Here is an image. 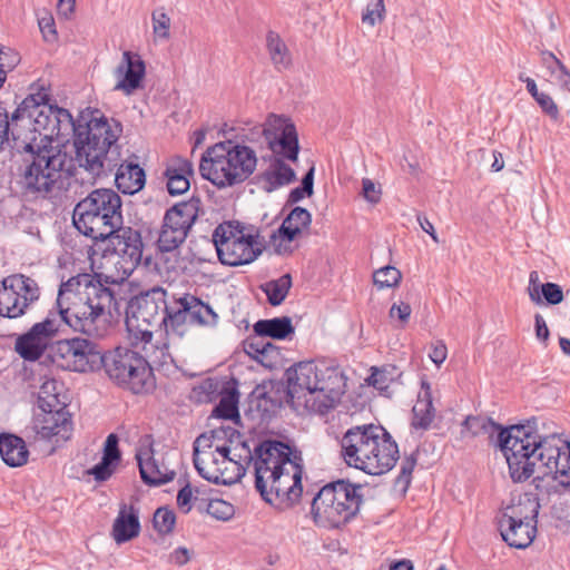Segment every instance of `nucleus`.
I'll use <instances>...</instances> for the list:
<instances>
[{"mask_svg":"<svg viewBox=\"0 0 570 570\" xmlns=\"http://www.w3.org/2000/svg\"><path fill=\"white\" fill-rule=\"evenodd\" d=\"M9 135H11V120H9L8 112L0 108V148Z\"/></svg>","mask_w":570,"mask_h":570,"instance_id":"e2e57ef3","label":"nucleus"},{"mask_svg":"<svg viewBox=\"0 0 570 570\" xmlns=\"http://www.w3.org/2000/svg\"><path fill=\"white\" fill-rule=\"evenodd\" d=\"M176 523V515L175 512L167 508V507H160L158 508L153 517V525L154 529L160 534V535H167L173 532L174 527Z\"/></svg>","mask_w":570,"mask_h":570,"instance_id":"a19ab883","label":"nucleus"},{"mask_svg":"<svg viewBox=\"0 0 570 570\" xmlns=\"http://www.w3.org/2000/svg\"><path fill=\"white\" fill-rule=\"evenodd\" d=\"M216 451L220 454V456L224 459V460H228L229 462H233L236 464V469H237V479H240L242 476L245 475L246 473V468L237 462L234 458H230L229 454H230V448L227 446V445H223V446H217Z\"/></svg>","mask_w":570,"mask_h":570,"instance_id":"69168bd1","label":"nucleus"},{"mask_svg":"<svg viewBox=\"0 0 570 570\" xmlns=\"http://www.w3.org/2000/svg\"><path fill=\"white\" fill-rule=\"evenodd\" d=\"M534 328L538 340L546 342L549 338L550 332L544 318L540 314L534 315Z\"/></svg>","mask_w":570,"mask_h":570,"instance_id":"0e129e2a","label":"nucleus"},{"mask_svg":"<svg viewBox=\"0 0 570 570\" xmlns=\"http://www.w3.org/2000/svg\"><path fill=\"white\" fill-rule=\"evenodd\" d=\"M537 423V417L525 420L523 423L502 426L491 417L468 416L462 423V432L466 431L471 436L485 434L491 443L497 445L507 459L509 473L519 469L520 459L517 461L520 451L523 450V442L531 424Z\"/></svg>","mask_w":570,"mask_h":570,"instance_id":"9b49d317","label":"nucleus"},{"mask_svg":"<svg viewBox=\"0 0 570 570\" xmlns=\"http://www.w3.org/2000/svg\"><path fill=\"white\" fill-rule=\"evenodd\" d=\"M174 314L166 304V292L160 287L132 297L126 308V326L128 333L137 341L149 344L154 328H160Z\"/></svg>","mask_w":570,"mask_h":570,"instance_id":"9d476101","label":"nucleus"},{"mask_svg":"<svg viewBox=\"0 0 570 570\" xmlns=\"http://www.w3.org/2000/svg\"><path fill=\"white\" fill-rule=\"evenodd\" d=\"M245 460L247 464H253L255 474V488L259 492L264 501L272 503L273 499L268 497L266 490V476L276 468L292 465L298 461H303L301 452L293 450L289 444L279 440H264L254 452L246 449Z\"/></svg>","mask_w":570,"mask_h":570,"instance_id":"4468645a","label":"nucleus"},{"mask_svg":"<svg viewBox=\"0 0 570 570\" xmlns=\"http://www.w3.org/2000/svg\"><path fill=\"white\" fill-rule=\"evenodd\" d=\"M72 219L85 236L105 239L122 224L121 199L111 189H96L76 205Z\"/></svg>","mask_w":570,"mask_h":570,"instance_id":"6e6552de","label":"nucleus"},{"mask_svg":"<svg viewBox=\"0 0 570 570\" xmlns=\"http://www.w3.org/2000/svg\"><path fill=\"white\" fill-rule=\"evenodd\" d=\"M384 11V1L377 0L374 8H370V6L366 7L365 12L362 14V21L373 27L375 26L376 19L382 20Z\"/></svg>","mask_w":570,"mask_h":570,"instance_id":"4d7b16f0","label":"nucleus"},{"mask_svg":"<svg viewBox=\"0 0 570 570\" xmlns=\"http://www.w3.org/2000/svg\"><path fill=\"white\" fill-rule=\"evenodd\" d=\"M115 183L124 194L132 195L145 186V171L137 164H121L115 175Z\"/></svg>","mask_w":570,"mask_h":570,"instance_id":"f704fd0d","label":"nucleus"},{"mask_svg":"<svg viewBox=\"0 0 570 570\" xmlns=\"http://www.w3.org/2000/svg\"><path fill=\"white\" fill-rule=\"evenodd\" d=\"M313 174L314 167H312L302 180V186L294 188L288 195V203L295 204L303 199L305 195H311L313 191Z\"/></svg>","mask_w":570,"mask_h":570,"instance_id":"8fccbe9b","label":"nucleus"},{"mask_svg":"<svg viewBox=\"0 0 570 570\" xmlns=\"http://www.w3.org/2000/svg\"><path fill=\"white\" fill-rule=\"evenodd\" d=\"M148 358H132L128 367L122 387L130 390L134 394L148 393L155 387L153 368L147 362Z\"/></svg>","mask_w":570,"mask_h":570,"instance_id":"cd10ccee","label":"nucleus"},{"mask_svg":"<svg viewBox=\"0 0 570 570\" xmlns=\"http://www.w3.org/2000/svg\"><path fill=\"white\" fill-rule=\"evenodd\" d=\"M23 358L20 376L23 381L35 380L33 374L37 370H42L49 364H56L58 367L78 373H89L101 370V364L108 358Z\"/></svg>","mask_w":570,"mask_h":570,"instance_id":"393cba45","label":"nucleus"},{"mask_svg":"<svg viewBox=\"0 0 570 570\" xmlns=\"http://www.w3.org/2000/svg\"><path fill=\"white\" fill-rule=\"evenodd\" d=\"M194 174L193 165L185 158H176L166 169L167 189L173 196L186 193L189 187V177Z\"/></svg>","mask_w":570,"mask_h":570,"instance_id":"2f4dec72","label":"nucleus"},{"mask_svg":"<svg viewBox=\"0 0 570 570\" xmlns=\"http://www.w3.org/2000/svg\"><path fill=\"white\" fill-rule=\"evenodd\" d=\"M382 190L370 178L362 179V196L371 204L375 205L381 200Z\"/></svg>","mask_w":570,"mask_h":570,"instance_id":"5fc2aeb1","label":"nucleus"},{"mask_svg":"<svg viewBox=\"0 0 570 570\" xmlns=\"http://www.w3.org/2000/svg\"><path fill=\"white\" fill-rule=\"evenodd\" d=\"M202 442H208V438L205 434L199 435L194 442L193 463H194L196 471L203 479H205L214 484H220V483L227 484L228 482L226 480H222V475H220V473H218V471H215L214 473H209L203 466V462L198 456Z\"/></svg>","mask_w":570,"mask_h":570,"instance_id":"a18cd8bd","label":"nucleus"},{"mask_svg":"<svg viewBox=\"0 0 570 570\" xmlns=\"http://www.w3.org/2000/svg\"><path fill=\"white\" fill-rule=\"evenodd\" d=\"M361 484L348 479L331 480L323 484V525L340 528L354 518L363 503Z\"/></svg>","mask_w":570,"mask_h":570,"instance_id":"2eb2a0df","label":"nucleus"},{"mask_svg":"<svg viewBox=\"0 0 570 570\" xmlns=\"http://www.w3.org/2000/svg\"><path fill=\"white\" fill-rule=\"evenodd\" d=\"M177 303L179 304V309L174 313L173 324L185 322L188 316L199 324H210L215 323L217 320V315L213 308L195 296H184L179 298Z\"/></svg>","mask_w":570,"mask_h":570,"instance_id":"c756f323","label":"nucleus"},{"mask_svg":"<svg viewBox=\"0 0 570 570\" xmlns=\"http://www.w3.org/2000/svg\"><path fill=\"white\" fill-rule=\"evenodd\" d=\"M417 462L416 452H412L410 455H406L402 462L400 468V473L396 476L394 484L395 487H400L402 493H406L412 482V473Z\"/></svg>","mask_w":570,"mask_h":570,"instance_id":"49530a36","label":"nucleus"},{"mask_svg":"<svg viewBox=\"0 0 570 570\" xmlns=\"http://www.w3.org/2000/svg\"><path fill=\"white\" fill-rule=\"evenodd\" d=\"M58 326L51 318L36 323L29 332L16 341V352L20 356H42L50 348L58 356H106L98 344L89 338L73 337L52 342Z\"/></svg>","mask_w":570,"mask_h":570,"instance_id":"1a4fd4ad","label":"nucleus"},{"mask_svg":"<svg viewBox=\"0 0 570 570\" xmlns=\"http://www.w3.org/2000/svg\"><path fill=\"white\" fill-rule=\"evenodd\" d=\"M189 551L184 547H178L170 554V560L177 566H184L189 561Z\"/></svg>","mask_w":570,"mask_h":570,"instance_id":"338daca9","label":"nucleus"},{"mask_svg":"<svg viewBox=\"0 0 570 570\" xmlns=\"http://www.w3.org/2000/svg\"><path fill=\"white\" fill-rule=\"evenodd\" d=\"M114 299L109 288L90 274H79L60 285L57 307L61 320L75 331L94 333Z\"/></svg>","mask_w":570,"mask_h":570,"instance_id":"7ed1b4c3","label":"nucleus"},{"mask_svg":"<svg viewBox=\"0 0 570 570\" xmlns=\"http://www.w3.org/2000/svg\"><path fill=\"white\" fill-rule=\"evenodd\" d=\"M539 278V273L537 271H532L529 275V286H528V294L531 299L537 305L543 304V301L540 296L541 293V286Z\"/></svg>","mask_w":570,"mask_h":570,"instance_id":"bf43d9fd","label":"nucleus"},{"mask_svg":"<svg viewBox=\"0 0 570 570\" xmlns=\"http://www.w3.org/2000/svg\"><path fill=\"white\" fill-rule=\"evenodd\" d=\"M347 377L338 366H327L323 372V411L335 409L346 393Z\"/></svg>","mask_w":570,"mask_h":570,"instance_id":"bb28decb","label":"nucleus"},{"mask_svg":"<svg viewBox=\"0 0 570 570\" xmlns=\"http://www.w3.org/2000/svg\"><path fill=\"white\" fill-rule=\"evenodd\" d=\"M39 286L35 279L22 274L10 275L1 282L0 315L16 318L39 298Z\"/></svg>","mask_w":570,"mask_h":570,"instance_id":"a211bd4d","label":"nucleus"},{"mask_svg":"<svg viewBox=\"0 0 570 570\" xmlns=\"http://www.w3.org/2000/svg\"><path fill=\"white\" fill-rule=\"evenodd\" d=\"M535 101L544 114L554 120L558 119L559 108L550 95L542 92Z\"/></svg>","mask_w":570,"mask_h":570,"instance_id":"13d9d810","label":"nucleus"},{"mask_svg":"<svg viewBox=\"0 0 570 570\" xmlns=\"http://www.w3.org/2000/svg\"><path fill=\"white\" fill-rule=\"evenodd\" d=\"M292 287L291 274H284L277 279H271L261 285V289L266 294L267 302L272 306L281 305L288 295Z\"/></svg>","mask_w":570,"mask_h":570,"instance_id":"58836bf2","label":"nucleus"},{"mask_svg":"<svg viewBox=\"0 0 570 570\" xmlns=\"http://www.w3.org/2000/svg\"><path fill=\"white\" fill-rule=\"evenodd\" d=\"M219 402L212 411V417L238 422L239 392L235 385L226 384L219 391Z\"/></svg>","mask_w":570,"mask_h":570,"instance_id":"c9c22d12","label":"nucleus"},{"mask_svg":"<svg viewBox=\"0 0 570 570\" xmlns=\"http://www.w3.org/2000/svg\"><path fill=\"white\" fill-rule=\"evenodd\" d=\"M40 411L33 417V430L38 435L45 440H50L53 436H60L63 440L70 438L72 421L67 405Z\"/></svg>","mask_w":570,"mask_h":570,"instance_id":"b1692460","label":"nucleus"},{"mask_svg":"<svg viewBox=\"0 0 570 570\" xmlns=\"http://www.w3.org/2000/svg\"><path fill=\"white\" fill-rule=\"evenodd\" d=\"M20 61L19 53L0 43V66L4 69L6 73L12 70Z\"/></svg>","mask_w":570,"mask_h":570,"instance_id":"864d4df0","label":"nucleus"},{"mask_svg":"<svg viewBox=\"0 0 570 570\" xmlns=\"http://www.w3.org/2000/svg\"><path fill=\"white\" fill-rule=\"evenodd\" d=\"M401 376V372L394 365L372 366L371 375L366 379L370 386L376 389L382 395L391 396L390 385Z\"/></svg>","mask_w":570,"mask_h":570,"instance_id":"4c0bfd02","label":"nucleus"},{"mask_svg":"<svg viewBox=\"0 0 570 570\" xmlns=\"http://www.w3.org/2000/svg\"><path fill=\"white\" fill-rule=\"evenodd\" d=\"M340 448V455L347 466L370 475L387 473L400 458L397 443L391 434L373 424L348 429Z\"/></svg>","mask_w":570,"mask_h":570,"instance_id":"20e7f679","label":"nucleus"},{"mask_svg":"<svg viewBox=\"0 0 570 570\" xmlns=\"http://www.w3.org/2000/svg\"><path fill=\"white\" fill-rule=\"evenodd\" d=\"M303 461H298L292 465L276 468L266 476V490L268 497L273 499L271 504H284L292 507L296 503L303 492L302 474Z\"/></svg>","mask_w":570,"mask_h":570,"instance_id":"6ab92c4d","label":"nucleus"},{"mask_svg":"<svg viewBox=\"0 0 570 570\" xmlns=\"http://www.w3.org/2000/svg\"><path fill=\"white\" fill-rule=\"evenodd\" d=\"M258 158L250 147L225 140L208 147L199 171L203 178L218 188L234 187L247 180L256 170Z\"/></svg>","mask_w":570,"mask_h":570,"instance_id":"423d86ee","label":"nucleus"},{"mask_svg":"<svg viewBox=\"0 0 570 570\" xmlns=\"http://www.w3.org/2000/svg\"><path fill=\"white\" fill-rule=\"evenodd\" d=\"M402 279V273L394 266L386 265L375 271L373 274V283L377 288L395 287Z\"/></svg>","mask_w":570,"mask_h":570,"instance_id":"37998d69","label":"nucleus"},{"mask_svg":"<svg viewBox=\"0 0 570 570\" xmlns=\"http://www.w3.org/2000/svg\"><path fill=\"white\" fill-rule=\"evenodd\" d=\"M213 242L219 261L229 266L254 262L265 247V240L257 230L230 222L216 227Z\"/></svg>","mask_w":570,"mask_h":570,"instance_id":"f8f14e48","label":"nucleus"},{"mask_svg":"<svg viewBox=\"0 0 570 570\" xmlns=\"http://www.w3.org/2000/svg\"><path fill=\"white\" fill-rule=\"evenodd\" d=\"M153 33L156 40H167L170 37L171 20L163 8L151 13Z\"/></svg>","mask_w":570,"mask_h":570,"instance_id":"de8ad7c7","label":"nucleus"},{"mask_svg":"<svg viewBox=\"0 0 570 570\" xmlns=\"http://www.w3.org/2000/svg\"><path fill=\"white\" fill-rule=\"evenodd\" d=\"M255 336L248 341V346L257 354L268 356L275 347L268 337L283 340L294 333L292 320L287 316L272 320H261L254 325Z\"/></svg>","mask_w":570,"mask_h":570,"instance_id":"5701e85b","label":"nucleus"},{"mask_svg":"<svg viewBox=\"0 0 570 570\" xmlns=\"http://www.w3.org/2000/svg\"><path fill=\"white\" fill-rule=\"evenodd\" d=\"M0 455L3 462L11 468L24 465L29 459L26 441L11 433H0Z\"/></svg>","mask_w":570,"mask_h":570,"instance_id":"7c9ffc66","label":"nucleus"},{"mask_svg":"<svg viewBox=\"0 0 570 570\" xmlns=\"http://www.w3.org/2000/svg\"><path fill=\"white\" fill-rule=\"evenodd\" d=\"M198 202L180 203L169 208L163 219L157 246L161 252H173L186 239L197 219Z\"/></svg>","mask_w":570,"mask_h":570,"instance_id":"f3484780","label":"nucleus"},{"mask_svg":"<svg viewBox=\"0 0 570 570\" xmlns=\"http://www.w3.org/2000/svg\"><path fill=\"white\" fill-rule=\"evenodd\" d=\"M412 426L414 429L428 430L430 428L435 415V409L432 402L430 383L425 380L421 381V391L412 409Z\"/></svg>","mask_w":570,"mask_h":570,"instance_id":"473e14b6","label":"nucleus"},{"mask_svg":"<svg viewBox=\"0 0 570 570\" xmlns=\"http://www.w3.org/2000/svg\"><path fill=\"white\" fill-rule=\"evenodd\" d=\"M40 31L46 41H55L57 39V31L52 16H45L38 21Z\"/></svg>","mask_w":570,"mask_h":570,"instance_id":"052dcab7","label":"nucleus"},{"mask_svg":"<svg viewBox=\"0 0 570 570\" xmlns=\"http://www.w3.org/2000/svg\"><path fill=\"white\" fill-rule=\"evenodd\" d=\"M139 510L134 505L121 504L112 524V537L117 543H125L139 535Z\"/></svg>","mask_w":570,"mask_h":570,"instance_id":"c85d7f7f","label":"nucleus"},{"mask_svg":"<svg viewBox=\"0 0 570 570\" xmlns=\"http://www.w3.org/2000/svg\"><path fill=\"white\" fill-rule=\"evenodd\" d=\"M314 358L288 367L281 380H267L248 395L246 415L258 424H268L288 406L298 415L321 413L320 379Z\"/></svg>","mask_w":570,"mask_h":570,"instance_id":"f03ea898","label":"nucleus"},{"mask_svg":"<svg viewBox=\"0 0 570 570\" xmlns=\"http://www.w3.org/2000/svg\"><path fill=\"white\" fill-rule=\"evenodd\" d=\"M99 240L107 245L104 252L111 250L127 265L126 268L132 269L140 263L142 242L139 232L130 227H121L120 225L115 232L106 236L105 239Z\"/></svg>","mask_w":570,"mask_h":570,"instance_id":"412c9836","label":"nucleus"},{"mask_svg":"<svg viewBox=\"0 0 570 570\" xmlns=\"http://www.w3.org/2000/svg\"><path fill=\"white\" fill-rule=\"evenodd\" d=\"M542 63L550 71L551 75H554V69L552 63H557V68L559 75L557 79L561 83V87L570 91V70L566 67V65L554 56L553 52L544 50L541 52Z\"/></svg>","mask_w":570,"mask_h":570,"instance_id":"79ce46f5","label":"nucleus"},{"mask_svg":"<svg viewBox=\"0 0 570 570\" xmlns=\"http://www.w3.org/2000/svg\"><path fill=\"white\" fill-rule=\"evenodd\" d=\"M541 293L540 296L542 301H544L549 305H558L560 304L563 298V291L562 287L552 282L543 283L541 286Z\"/></svg>","mask_w":570,"mask_h":570,"instance_id":"09e8293b","label":"nucleus"},{"mask_svg":"<svg viewBox=\"0 0 570 570\" xmlns=\"http://www.w3.org/2000/svg\"><path fill=\"white\" fill-rule=\"evenodd\" d=\"M311 214L302 207H295L272 234L269 245L275 253L286 255L293 252V242L308 228Z\"/></svg>","mask_w":570,"mask_h":570,"instance_id":"4be33fe9","label":"nucleus"},{"mask_svg":"<svg viewBox=\"0 0 570 570\" xmlns=\"http://www.w3.org/2000/svg\"><path fill=\"white\" fill-rule=\"evenodd\" d=\"M412 313L410 304L401 302L400 304L394 303L389 312L391 318L397 317L402 324H406Z\"/></svg>","mask_w":570,"mask_h":570,"instance_id":"680f3d73","label":"nucleus"},{"mask_svg":"<svg viewBox=\"0 0 570 570\" xmlns=\"http://www.w3.org/2000/svg\"><path fill=\"white\" fill-rule=\"evenodd\" d=\"M199 511H206L213 518L220 521H228L235 513L234 505L223 499H213L209 502H200L197 504Z\"/></svg>","mask_w":570,"mask_h":570,"instance_id":"ea45409f","label":"nucleus"},{"mask_svg":"<svg viewBox=\"0 0 570 570\" xmlns=\"http://www.w3.org/2000/svg\"><path fill=\"white\" fill-rule=\"evenodd\" d=\"M21 150L27 154L21 180L23 188L32 194L49 193L61 178L68 163L67 154L47 148L46 145Z\"/></svg>","mask_w":570,"mask_h":570,"instance_id":"ddd939ff","label":"nucleus"},{"mask_svg":"<svg viewBox=\"0 0 570 570\" xmlns=\"http://www.w3.org/2000/svg\"><path fill=\"white\" fill-rule=\"evenodd\" d=\"M265 47L275 70L285 71L293 66L292 52L278 32L267 31Z\"/></svg>","mask_w":570,"mask_h":570,"instance_id":"72a5a7b5","label":"nucleus"},{"mask_svg":"<svg viewBox=\"0 0 570 570\" xmlns=\"http://www.w3.org/2000/svg\"><path fill=\"white\" fill-rule=\"evenodd\" d=\"M131 363L132 358H109L101 364V368H105L108 376L121 386Z\"/></svg>","mask_w":570,"mask_h":570,"instance_id":"c03bdc74","label":"nucleus"},{"mask_svg":"<svg viewBox=\"0 0 570 570\" xmlns=\"http://www.w3.org/2000/svg\"><path fill=\"white\" fill-rule=\"evenodd\" d=\"M122 131L120 122L104 116L86 124L75 122L70 112L49 102L45 90L29 95L11 117V136L17 149L62 144L73 132L75 176L81 184H94L117 166L110 157Z\"/></svg>","mask_w":570,"mask_h":570,"instance_id":"f257e3e1","label":"nucleus"},{"mask_svg":"<svg viewBox=\"0 0 570 570\" xmlns=\"http://www.w3.org/2000/svg\"><path fill=\"white\" fill-rule=\"evenodd\" d=\"M191 500H193V489L190 487V484L187 482L177 493V499H176V502H177V507L179 508V510L184 513V514H187L190 512L193 505H191Z\"/></svg>","mask_w":570,"mask_h":570,"instance_id":"6e6d98bb","label":"nucleus"},{"mask_svg":"<svg viewBox=\"0 0 570 570\" xmlns=\"http://www.w3.org/2000/svg\"><path fill=\"white\" fill-rule=\"evenodd\" d=\"M117 464L108 461L107 459H101L99 463L94 465L88 473L94 476V479L98 482L107 481L114 473Z\"/></svg>","mask_w":570,"mask_h":570,"instance_id":"603ef678","label":"nucleus"},{"mask_svg":"<svg viewBox=\"0 0 570 570\" xmlns=\"http://www.w3.org/2000/svg\"><path fill=\"white\" fill-rule=\"evenodd\" d=\"M42 370H37L35 373H39V382L42 381L40 385V390L38 393V407L40 410H45L48 407H59L61 405H67L63 401L60 400V389L62 387L53 379H47L46 375H42ZM35 380H30V386H35L33 382H36V374H33Z\"/></svg>","mask_w":570,"mask_h":570,"instance_id":"e433bc0d","label":"nucleus"},{"mask_svg":"<svg viewBox=\"0 0 570 570\" xmlns=\"http://www.w3.org/2000/svg\"><path fill=\"white\" fill-rule=\"evenodd\" d=\"M115 78L114 90L131 96L144 88L146 78V63L137 52L126 50L112 70Z\"/></svg>","mask_w":570,"mask_h":570,"instance_id":"aec40b11","label":"nucleus"},{"mask_svg":"<svg viewBox=\"0 0 570 570\" xmlns=\"http://www.w3.org/2000/svg\"><path fill=\"white\" fill-rule=\"evenodd\" d=\"M119 439L117 434L110 433L104 444V453L101 459H107L108 461L114 462V464H118L121 459V453L119 450Z\"/></svg>","mask_w":570,"mask_h":570,"instance_id":"3c124183","label":"nucleus"},{"mask_svg":"<svg viewBox=\"0 0 570 570\" xmlns=\"http://www.w3.org/2000/svg\"><path fill=\"white\" fill-rule=\"evenodd\" d=\"M518 471L512 470L510 476L513 482L527 481L537 470L543 476L553 475V479L568 476L570 472V442L561 440L557 434L542 435L538 431V422L530 425L520 451ZM519 458L517 459V461Z\"/></svg>","mask_w":570,"mask_h":570,"instance_id":"39448f33","label":"nucleus"},{"mask_svg":"<svg viewBox=\"0 0 570 570\" xmlns=\"http://www.w3.org/2000/svg\"><path fill=\"white\" fill-rule=\"evenodd\" d=\"M263 135L275 158L269 168L262 174L261 181L263 189L272 193L295 180V171L285 160L296 161L298 139L295 126L286 118L275 115L267 118Z\"/></svg>","mask_w":570,"mask_h":570,"instance_id":"0eeeda50","label":"nucleus"},{"mask_svg":"<svg viewBox=\"0 0 570 570\" xmlns=\"http://www.w3.org/2000/svg\"><path fill=\"white\" fill-rule=\"evenodd\" d=\"M539 509V502L528 498L524 504L520 503L519 508H512V514H502L499 529L502 539L510 547L525 549L533 542Z\"/></svg>","mask_w":570,"mask_h":570,"instance_id":"dca6fc26","label":"nucleus"},{"mask_svg":"<svg viewBox=\"0 0 570 570\" xmlns=\"http://www.w3.org/2000/svg\"><path fill=\"white\" fill-rule=\"evenodd\" d=\"M136 460L142 482L149 487H158L174 480L176 473L161 465L155 459L153 443L140 445L136 451Z\"/></svg>","mask_w":570,"mask_h":570,"instance_id":"a878e982","label":"nucleus"},{"mask_svg":"<svg viewBox=\"0 0 570 570\" xmlns=\"http://www.w3.org/2000/svg\"><path fill=\"white\" fill-rule=\"evenodd\" d=\"M417 222L421 226V228L428 233L432 239L435 242V243H439V238H438V235L435 233V229H434V226L433 224L429 220V218L424 215H421L419 214L417 215Z\"/></svg>","mask_w":570,"mask_h":570,"instance_id":"774afa93","label":"nucleus"}]
</instances>
